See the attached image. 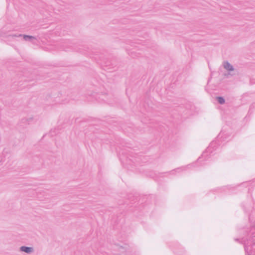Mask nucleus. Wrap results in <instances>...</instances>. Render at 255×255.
Masks as SVG:
<instances>
[{
	"label": "nucleus",
	"instance_id": "8",
	"mask_svg": "<svg viewBox=\"0 0 255 255\" xmlns=\"http://www.w3.org/2000/svg\"><path fill=\"white\" fill-rule=\"evenodd\" d=\"M185 167L178 168L174 170H172L171 171V172L172 174H174V172H180L183 171V170H185Z\"/></svg>",
	"mask_w": 255,
	"mask_h": 255
},
{
	"label": "nucleus",
	"instance_id": "3",
	"mask_svg": "<svg viewBox=\"0 0 255 255\" xmlns=\"http://www.w3.org/2000/svg\"><path fill=\"white\" fill-rule=\"evenodd\" d=\"M8 36H10L12 38H14L16 37H20V36H23V39L25 41H29L32 42L33 44H35V41L36 40V37L30 36V35H21V34H10L8 35Z\"/></svg>",
	"mask_w": 255,
	"mask_h": 255
},
{
	"label": "nucleus",
	"instance_id": "2",
	"mask_svg": "<svg viewBox=\"0 0 255 255\" xmlns=\"http://www.w3.org/2000/svg\"><path fill=\"white\" fill-rule=\"evenodd\" d=\"M62 46L65 50H68L69 49L71 48L80 52L84 53V51L81 48H77L75 44L69 40L65 41L63 43Z\"/></svg>",
	"mask_w": 255,
	"mask_h": 255
},
{
	"label": "nucleus",
	"instance_id": "1",
	"mask_svg": "<svg viewBox=\"0 0 255 255\" xmlns=\"http://www.w3.org/2000/svg\"><path fill=\"white\" fill-rule=\"evenodd\" d=\"M216 142L213 141L210 145L207 148L205 151H204L197 160V163H201L204 160H207L209 158V155L212 152L213 148L216 146Z\"/></svg>",
	"mask_w": 255,
	"mask_h": 255
},
{
	"label": "nucleus",
	"instance_id": "5",
	"mask_svg": "<svg viewBox=\"0 0 255 255\" xmlns=\"http://www.w3.org/2000/svg\"><path fill=\"white\" fill-rule=\"evenodd\" d=\"M224 68L227 71L230 72L234 70V68L228 61H225L223 62Z\"/></svg>",
	"mask_w": 255,
	"mask_h": 255
},
{
	"label": "nucleus",
	"instance_id": "4",
	"mask_svg": "<svg viewBox=\"0 0 255 255\" xmlns=\"http://www.w3.org/2000/svg\"><path fill=\"white\" fill-rule=\"evenodd\" d=\"M19 250L20 251L24 252L28 254H32L34 252V249L32 247L21 246Z\"/></svg>",
	"mask_w": 255,
	"mask_h": 255
},
{
	"label": "nucleus",
	"instance_id": "9",
	"mask_svg": "<svg viewBox=\"0 0 255 255\" xmlns=\"http://www.w3.org/2000/svg\"><path fill=\"white\" fill-rule=\"evenodd\" d=\"M248 248L246 246H245V250L246 252H247Z\"/></svg>",
	"mask_w": 255,
	"mask_h": 255
},
{
	"label": "nucleus",
	"instance_id": "6",
	"mask_svg": "<svg viewBox=\"0 0 255 255\" xmlns=\"http://www.w3.org/2000/svg\"><path fill=\"white\" fill-rule=\"evenodd\" d=\"M8 155V154L6 153H0V165L5 161L6 157Z\"/></svg>",
	"mask_w": 255,
	"mask_h": 255
},
{
	"label": "nucleus",
	"instance_id": "7",
	"mask_svg": "<svg viewBox=\"0 0 255 255\" xmlns=\"http://www.w3.org/2000/svg\"><path fill=\"white\" fill-rule=\"evenodd\" d=\"M217 100L218 102L220 104H224L225 102L224 98L222 97H217Z\"/></svg>",
	"mask_w": 255,
	"mask_h": 255
}]
</instances>
